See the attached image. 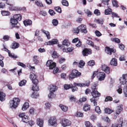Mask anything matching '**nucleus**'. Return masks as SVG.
Masks as SVG:
<instances>
[{
	"mask_svg": "<svg viewBox=\"0 0 127 127\" xmlns=\"http://www.w3.org/2000/svg\"><path fill=\"white\" fill-rule=\"evenodd\" d=\"M20 101V99L18 98H14L12 100L10 101L9 104V107L12 109L16 108L18 105Z\"/></svg>",
	"mask_w": 127,
	"mask_h": 127,
	"instance_id": "obj_1",
	"label": "nucleus"
},
{
	"mask_svg": "<svg viewBox=\"0 0 127 127\" xmlns=\"http://www.w3.org/2000/svg\"><path fill=\"white\" fill-rule=\"evenodd\" d=\"M49 89L50 93L48 95V97L50 98H54L56 96V95L54 93L57 90V87L55 85H51L49 86Z\"/></svg>",
	"mask_w": 127,
	"mask_h": 127,
	"instance_id": "obj_2",
	"label": "nucleus"
},
{
	"mask_svg": "<svg viewBox=\"0 0 127 127\" xmlns=\"http://www.w3.org/2000/svg\"><path fill=\"white\" fill-rule=\"evenodd\" d=\"M91 93L93 97L90 99L91 101L93 103L94 106H96L97 105V102L95 100V98L100 96V94L99 93L97 90L94 91H92Z\"/></svg>",
	"mask_w": 127,
	"mask_h": 127,
	"instance_id": "obj_3",
	"label": "nucleus"
},
{
	"mask_svg": "<svg viewBox=\"0 0 127 127\" xmlns=\"http://www.w3.org/2000/svg\"><path fill=\"white\" fill-rule=\"evenodd\" d=\"M56 118L54 117H51L48 120L49 125L50 126L56 127L57 125Z\"/></svg>",
	"mask_w": 127,
	"mask_h": 127,
	"instance_id": "obj_4",
	"label": "nucleus"
},
{
	"mask_svg": "<svg viewBox=\"0 0 127 127\" xmlns=\"http://www.w3.org/2000/svg\"><path fill=\"white\" fill-rule=\"evenodd\" d=\"M126 80H127V73L123 74L122 77L120 79V83L122 84V87L124 86V85H127L126 84L127 82V81H126Z\"/></svg>",
	"mask_w": 127,
	"mask_h": 127,
	"instance_id": "obj_5",
	"label": "nucleus"
},
{
	"mask_svg": "<svg viewBox=\"0 0 127 127\" xmlns=\"http://www.w3.org/2000/svg\"><path fill=\"white\" fill-rule=\"evenodd\" d=\"M19 116L21 118V120L23 122L27 123L29 122V118L28 117L25 115L24 113H20L19 115Z\"/></svg>",
	"mask_w": 127,
	"mask_h": 127,
	"instance_id": "obj_6",
	"label": "nucleus"
},
{
	"mask_svg": "<svg viewBox=\"0 0 127 127\" xmlns=\"http://www.w3.org/2000/svg\"><path fill=\"white\" fill-rule=\"evenodd\" d=\"M36 75L33 73H31L30 75V78L32 80L33 84H37L38 82L37 79H36Z\"/></svg>",
	"mask_w": 127,
	"mask_h": 127,
	"instance_id": "obj_7",
	"label": "nucleus"
},
{
	"mask_svg": "<svg viewBox=\"0 0 127 127\" xmlns=\"http://www.w3.org/2000/svg\"><path fill=\"white\" fill-rule=\"evenodd\" d=\"M46 65L47 66L49 67L50 69H52L56 66V63L53 62L51 60L47 61Z\"/></svg>",
	"mask_w": 127,
	"mask_h": 127,
	"instance_id": "obj_8",
	"label": "nucleus"
},
{
	"mask_svg": "<svg viewBox=\"0 0 127 127\" xmlns=\"http://www.w3.org/2000/svg\"><path fill=\"white\" fill-rule=\"evenodd\" d=\"M97 77L99 80H103L105 77V74L103 72H99L97 74Z\"/></svg>",
	"mask_w": 127,
	"mask_h": 127,
	"instance_id": "obj_9",
	"label": "nucleus"
},
{
	"mask_svg": "<svg viewBox=\"0 0 127 127\" xmlns=\"http://www.w3.org/2000/svg\"><path fill=\"white\" fill-rule=\"evenodd\" d=\"M61 123L62 126L64 127H65L67 126H69L71 124V122L68 120L64 119H63Z\"/></svg>",
	"mask_w": 127,
	"mask_h": 127,
	"instance_id": "obj_10",
	"label": "nucleus"
},
{
	"mask_svg": "<svg viewBox=\"0 0 127 127\" xmlns=\"http://www.w3.org/2000/svg\"><path fill=\"white\" fill-rule=\"evenodd\" d=\"M105 51L108 54L111 55L112 54V53H115L116 51V50L114 49L110 48L109 47H106L105 48Z\"/></svg>",
	"mask_w": 127,
	"mask_h": 127,
	"instance_id": "obj_11",
	"label": "nucleus"
},
{
	"mask_svg": "<svg viewBox=\"0 0 127 127\" xmlns=\"http://www.w3.org/2000/svg\"><path fill=\"white\" fill-rule=\"evenodd\" d=\"M92 50L90 49L85 48L83 50L82 54L84 56H87L89 54L92 53Z\"/></svg>",
	"mask_w": 127,
	"mask_h": 127,
	"instance_id": "obj_12",
	"label": "nucleus"
},
{
	"mask_svg": "<svg viewBox=\"0 0 127 127\" xmlns=\"http://www.w3.org/2000/svg\"><path fill=\"white\" fill-rule=\"evenodd\" d=\"M78 29L79 30L82 32L86 33L87 32V30L85 25H82L78 27Z\"/></svg>",
	"mask_w": 127,
	"mask_h": 127,
	"instance_id": "obj_13",
	"label": "nucleus"
},
{
	"mask_svg": "<svg viewBox=\"0 0 127 127\" xmlns=\"http://www.w3.org/2000/svg\"><path fill=\"white\" fill-rule=\"evenodd\" d=\"M6 4L9 5L8 7H9L10 10H20L19 8H18L16 7H13V4L9 3L8 2H6Z\"/></svg>",
	"mask_w": 127,
	"mask_h": 127,
	"instance_id": "obj_14",
	"label": "nucleus"
},
{
	"mask_svg": "<svg viewBox=\"0 0 127 127\" xmlns=\"http://www.w3.org/2000/svg\"><path fill=\"white\" fill-rule=\"evenodd\" d=\"M58 40L56 39H53L52 40L49 41L45 43V45H52L54 44H57Z\"/></svg>",
	"mask_w": 127,
	"mask_h": 127,
	"instance_id": "obj_15",
	"label": "nucleus"
},
{
	"mask_svg": "<svg viewBox=\"0 0 127 127\" xmlns=\"http://www.w3.org/2000/svg\"><path fill=\"white\" fill-rule=\"evenodd\" d=\"M90 82L89 81L87 83H82V84L80 83H73V85L74 86H78L84 87H85L86 86H88L90 84Z\"/></svg>",
	"mask_w": 127,
	"mask_h": 127,
	"instance_id": "obj_16",
	"label": "nucleus"
},
{
	"mask_svg": "<svg viewBox=\"0 0 127 127\" xmlns=\"http://www.w3.org/2000/svg\"><path fill=\"white\" fill-rule=\"evenodd\" d=\"M123 109V105H120L117 107L115 113L117 116H118L120 113Z\"/></svg>",
	"mask_w": 127,
	"mask_h": 127,
	"instance_id": "obj_17",
	"label": "nucleus"
},
{
	"mask_svg": "<svg viewBox=\"0 0 127 127\" xmlns=\"http://www.w3.org/2000/svg\"><path fill=\"white\" fill-rule=\"evenodd\" d=\"M102 69L107 74H108L110 73L109 68L105 65L102 66Z\"/></svg>",
	"mask_w": 127,
	"mask_h": 127,
	"instance_id": "obj_18",
	"label": "nucleus"
},
{
	"mask_svg": "<svg viewBox=\"0 0 127 127\" xmlns=\"http://www.w3.org/2000/svg\"><path fill=\"white\" fill-rule=\"evenodd\" d=\"M18 20L13 17L10 19V22L11 24V25L12 27L14 28L15 27V25H17L18 23Z\"/></svg>",
	"mask_w": 127,
	"mask_h": 127,
	"instance_id": "obj_19",
	"label": "nucleus"
},
{
	"mask_svg": "<svg viewBox=\"0 0 127 127\" xmlns=\"http://www.w3.org/2000/svg\"><path fill=\"white\" fill-rule=\"evenodd\" d=\"M32 23V21L29 19L23 21V23L25 26L31 25Z\"/></svg>",
	"mask_w": 127,
	"mask_h": 127,
	"instance_id": "obj_20",
	"label": "nucleus"
},
{
	"mask_svg": "<svg viewBox=\"0 0 127 127\" xmlns=\"http://www.w3.org/2000/svg\"><path fill=\"white\" fill-rule=\"evenodd\" d=\"M43 120L40 119H38L37 121V125L40 127H42L43 125Z\"/></svg>",
	"mask_w": 127,
	"mask_h": 127,
	"instance_id": "obj_21",
	"label": "nucleus"
},
{
	"mask_svg": "<svg viewBox=\"0 0 127 127\" xmlns=\"http://www.w3.org/2000/svg\"><path fill=\"white\" fill-rule=\"evenodd\" d=\"M110 64L113 66H116L117 64V59L115 58H112L110 61Z\"/></svg>",
	"mask_w": 127,
	"mask_h": 127,
	"instance_id": "obj_22",
	"label": "nucleus"
},
{
	"mask_svg": "<svg viewBox=\"0 0 127 127\" xmlns=\"http://www.w3.org/2000/svg\"><path fill=\"white\" fill-rule=\"evenodd\" d=\"M14 18L18 21H20L21 20L22 17L20 14H16L14 15L13 16Z\"/></svg>",
	"mask_w": 127,
	"mask_h": 127,
	"instance_id": "obj_23",
	"label": "nucleus"
},
{
	"mask_svg": "<svg viewBox=\"0 0 127 127\" xmlns=\"http://www.w3.org/2000/svg\"><path fill=\"white\" fill-rule=\"evenodd\" d=\"M5 94L2 92H0V100L3 101L5 100Z\"/></svg>",
	"mask_w": 127,
	"mask_h": 127,
	"instance_id": "obj_24",
	"label": "nucleus"
},
{
	"mask_svg": "<svg viewBox=\"0 0 127 127\" xmlns=\"http://www.w3.org/2000/svg\"><path fill=\"white\" fill-rule=\"evenodd\" d=\"M71 72L76 77L79 76L81 75V73L80 72H78L77 70L75 69L73 70Z\"/></svg>",
	"mask_w": 127,
	"mask_h": 127,
	"instance_id": "obj_25",
	"label": "nucleus"
},
{
	"mask_svg": "<svg viewBox=\"0 0 127 127\" xmlns=\"http://www.w3.org/2000/svg\"><path fill=\"white\" fill-rule=\"evenodd\" d=\"M29 107V103L28 102H26L24 104L22 108V110L23 111L25 110L28 108Z\"/></svg>",
	"mask_w": 127,
	"mask_h": 127,
	"instance_id": "obj_26",
	"label": "nucleus"
},
{
	"mask_svg": "<svg viewBox=\"0 0 127 127\" xmlns=\"http://www.w3.org/2000/svg\"><path fill=\"white\" fill-rule=\"evenodd\" d=\"M38 59V57L37 56H35L33 57V61L35 64H37L39 63Z\"/></svg>",
	"mask_w": 127,
	"mask_h": 127,
	"instance_id": "obj_27",
	"label": "nucleus"
},
{
	"mask_svg": "<svg viewBox=\"0 0 127 127\" xmlns=\"http://www.w3.org/2000/svg\"><path fill=\"white\" fill-rule=\"evenodd\" d=\"M19 44L18 43L16 42H14L12 44L11 48L13 49H15L19 46Z\"/></svg>",
	"mask_w": 127,
	"mask_h": 127,
	"instance_id": "obj_28",
	"label": "nucleus"
},
{
	"mask_svg": "<svg viewBox=\"0 0 127 127\" xmlns=\"http://www.w3.org/2000/svg\"><path fill=\"white\" fill-rule=\"evenodd\" d=\"M59 106L63 111L66 112L68 110V107L62 105H60Z\"/></svg>",
	"mask_w": 127,
	"mask_h": 127,
	"instance_id": "obj_29",
	"label": "nucleus"
},
{
	"mask_svg": "<svg viewBox=\"0 0 127 127\" xmlns=\"http://www.w3.org/2000/svg\"><path fill=\"white\" fill-rule=\"evenodd\" d=\"M98 85L97 83H94L92 84L91 87V89L92 90V91H96L97 90L96 88V86Z\"/></svg>",
	"mask_w": 127,
	"mask_h": 127,
	"instance_id": "obj_30",
	"label": "nucleus"
},
{
	"mask_svg": "<svg viewBox=\"0 0 127 127\" xmlns=\"http://www.w3.org/2000/svg\"><path fill=\"white\" fill-rule=\"evenodd\" d=\"M90 109V105L87 104H86L84 105L83 110L85 111L89 110Z\"/></svg>",
	"mask_w": 127,
	"mask_h": 127,
	"instance_id": "obj_31",
	"label": "nucleus"
},
{
	"mask_svg": "<svg viewBox=\"0 0 127 127\" xmlns=\"http://www.w3.org/2000/svg\"><path fill=\"white\" fill-rule=\"evenodd\" d=\"M84 11L85 13L87 14L88 16L90 17L92 15V12L88 9H85Z\"/></svg>",
	"mask_w": 127,
	"mask_h": 127,
	"instance_id": "obj_32",
	"label": "nucleus"
},
{
	"mask_svg": "<svg viewBox=\"0 0 127 127\" xmlns=\"http://www.w3.org/2000/svg\"><path fill=\"white\" fill-rule=\"evenodd\" d=\"M122 84H121V85L120 86L118 87V89L117 90V91L119 94H121L122 92V88H123L124 87H125V85H124V86L122 87Z\"/></svg>",
	"mask_w": 127,
	"mask_h": 127,
	"instance_id": "obj_33",
	"label": "nucleus"
},
{
	"mask_svg": "<svg viewBox=\"0 0 127 127\" xmlns=\"http://www.w3.org/2000/svg\"><path fill=\"white\" fill-rule=\"evenodd\" d=\"M63 45L66 46H68L70 44V43L69 42L68 40H64L63 42Z\"/></svg>",
	"mask_w": 127,
	"mask_h": 127,
	"instance_id": "obj_34",
	"label": "nucleus"
},
{
	"mask_svg": "<svg viewBox=\"0 0 127 127\" xmlns=\"http://www.w3.org/2000/svg\"><path fill=\"white\" fill-rule=\"evenodd\" d=\"M88 45L93 47H94V43L92 41L87 39L86 41Z\"/></svg>",
	"mask_w": 127,
	"mask_h": 127,
	"instance_id": "obj_35",
	"label": "nucleus"
},
{
	"mask_svg": "<svg viewBox=\"0 0 127 127\" xmlns=\"http://www.w3.org/2000/svg\"><path fill=\"white\" fill-rule=\"evenodd\" d=\"M52 23L53 25L54 26H56L58 24V21L56 19H53L52 21Z\"/></svg>",
	"mask_w": 127,
	"mask_h": 127,
	"instance_id": "obj_36",
	"label": "nucleus"
},
{
	"mask_svg": "<svg viewBox=\"0 0 127 127\" xmlns=\"http://www.w3.org/2000/svg\"><path fill=\"white\" fill-rule=\"evenodd\" d=\"M104 19H97L95 20V22L99 24H103Z\"/></svg>",
	"mask_w": 127,
	"mask_h": 127,
	"instance_id": "obj_37",
	"label": "nucleus"
},
{
	"mask_svg": "<svg viewBox=\"0 0 127 127\" xmlns=\"http://www.w3.org/2000/svg\"><path fill=\"white\" fill-rule=\"evenodd\" d=\"M35 4L37 6L40 7H43V5L41 2L38 1V0H36L35 1Z\"/></svg>",
	"mask_w": 127,
	"mask_h": 127,
	"instance_id": "obj_38",
	"label": "nucleus"
},
{
	"mask_svg": "<svg viewBox=\"0 0 127 127\" xmlns=\"http://www.w3.org/2000/svg\"><path fill=\"white\" fill-rule=\"evenodd\" d=\"M112 12V10L110 8L108 9H106L105 10V14L106 15H108L110 14Z\"/></svg>",
	"mask_w": 127,
	"mask_h": 127,
	"instance_id": "obj_39",
	"label": "nucleus"
},
{
	"mask_svg": "<svg viewBox=\"0 0 127 127\" xmlns=\"http://www.w3.org/2000/svg\"><path fill=\"white\" fill-rule=\"evenodd\" d=\"M104 111L105 113L108 114H110L112 113L113 111L112 110L110 109L109 108H106L105 109Z\"/></svg>",
	"mask_w": 127,
	"mask_h": 127,
	"instance_id": "obj_40",
	"label": "nucleus"
},
{
	"mask_svg": "<svg viewBox=\"0 0 127 127\" xmlns=\"http://www.w3.org/2000/svg\"><path fill=\"white\" fill-rule=\"evenodd\" d=\"M95 112L98 114H100L101 112V111L100 110V107L98 106L95 107Z\"/></svg>",
	"mask_w": 127,
	"mask_h": 127,
	"instance_id": "obj_41",
	"label": "nucleus"
},
{
	"mask_svg": "<svg viewBox=\"0 0 127 127\" xmlns=\"http://www.w3.org/2000/svg\"><path fill=\"white\" fill-rule=\"evenodd\" d=\"M1 13L2 15L4 16L9 15L10 14L9 12L5 11H1Z\"/></svg>",
	"mask_w": 127,
	"mask_h": 127,
	"instance_id": "obj_42",
	"label": "nucleus"
},
{
	"mask_svg": "<svg viewBox=\"0 0 127 127\" xmlns=\"http://www.w3.org/2000/svg\"><path fill=\"white\" fill-rule=\"evenodd\" d=\"M34 84L35 85V87L33 86L32 87V90L33 91H38L39 90V89L38 86L37 85V84Z\"/></svg>",
	"mask_w": 127,
	"mask_h": 127,
	"instance_id": "obj_43",
	"label": "nucleus"
},
{
	"mask_svg": "<svg viewBox=\"0 0 127 127\" xmlns=\"http://www.w3.org/2000/svg\"><path fill=\"white\" fill-rule=\"evenodd\" d=\"M64 86L65 89L67 90L72 87V84L69 85L65 84L64 85Z\"/></svg>",
	"mask_w": 127,
	"mask_h": 127,
	"instance_id": "obj_44",
	"label": "nucleus"
},
{
	"mask_svg": "<svg viewBox=\"0 0 127 127\" xmlns=\"http://www.w3.org/2000/svg\"><path fill=\"white\" fill-rule=\"evenodd\" d=\"M111 40L113 41L119 43L120 42V40L118 38H112L111 39Z\"/></svg>",
	"mask_w": 127,
	"mask_h": 127,
	"instance_id": "obj_45",
	"label": "nucleus"
},
{
	"mask_svg": "<svg viewBox=\"0 0 127 127\" xmlns=\"http://www.w3.org/2000/svg\"><path fill=\"white\" fill-rule=\"evenodd\" d=\"M8 53L9 56L10 57L15 58H16L17 57V56L14 55V54L11 53L10 51H8Z\"/></svg>",
	"mask_w": 127,
	"mask_h": 127,
	"instance_id": "obj_46",
	"label": "nucleus"
},
{
	"mask_svg": "<svg viewBox=\"0 0 127 127\" xmlns=\"http://www.w3.org/2000/svg\"><path fill=\"white\" fill-rule=\"evenodd\" d=\"M85 64V62L81 60L79 63V67H81L84 65Z\"/></svg>",
	"mask_w": 127,
	"mask_h": 127,
	"instance_id": "obj_47",
	"label": "nucleus"
},
{
	"mask_svg": "<svg viewBox=\"0 0 127 127\" xmlns=\"http://www.w3.org/2000/svg\"><path fill=\"white\" fill-rule=\"evenodd\" d=\"M4 57L0 55V65L2 67L4 66L3 62L2 61Z\"/></svg>",
	"mask_w": 127,
	"mask_h": 127,
	"instance_id": "obj_48",
	"label": "nucleus"
},
{
	"mask_svg": "<svg viewBox=\"0 0 127 127\" xmlns=\"http://www.w3.org/2000/svg\"><path fill=\"white\" fill-rule=\"evenodd\" d=\"M39 96V95L37 93L35 92L33 93L32 94L31 97L33 98H36Z\"/></svg>",
	"mask_w": 127,
	"mask_h": 127,
	"instance_id": "obj_49",
	"label": "nucleus"
},
{
	"mask_svg": "<svg viewBox=\"0 0 127 127\" xmlns=\"http://www.w3.org/2000/svg\"><path fill=\"white\" fill-rule=\"evenodd\" d=\"M86 127H93L92 124L89 121H86L85 123Z\"/></svg>",
	"mask_w": 127,
	"mask_h": 127,
	"instance_id": "obj_50",
	"label": "nucleus"
},
{
	"mask_svg": "<svg viewBox=\"0 0 127 127\" xmlns=\"http://www.w3.org/2000/svg\"><path fill=\"white\" fill-rule=\"evenodd\" d=\"M26 80H22L19 83V85L20 86H22L24 85L26 83Z\"/></svg>",
	"mask_w": 127,
	"mask_h": 127,
	"instance_id": "obj_51",
	"label": "nucleus"
},
{
	"mask_svg": "<svg viewBox=\"0 0 127 127\" xmlns=\"http://www.w3.org/2000/svg\"><path fill=\"white\" fill-rule=\"evenodd\" d=\"M95 63V62L94 60H91L88 62V64L89 66H92L94 65Z\"/></svg>",
	"mask_w": 127,
	"mask_h": 127,
	"instance_id": "obj_52",
	"label": "nucleus"
},
{
	"mask_svg": "<svg viewBox=\"0 0 127 127\" xmlns=\"http://www.w3.org/2000/svg\"><path fill=\"white\" fill-rule=\"evenodd\" d=\"M62 4L66 6H68V3L66 0H63L62 2Z\"/></svg>",
	"mask_w": 127,
	"mask_h": 127,
	"instance_id": "obj_53",
	"label": "nucleus"
},
{
	"mask_svg": "<svg viewBox=\"0 0 127 127\" xmlns=\"http://www.w3.org/2000/svg\"><path fill=\"white\" fill-rule=\"evenodd\" d=\"M52 56L53 58H56L58 56V54L56 52L54 51L52 54Z\"/></svg>",
	"mask_w": 127,
	"mask_h": 127,
	"instance_id": "obj_54",
	"label": "nucleus"
},
{
	"mask_svg": "<svg viewBox=\"0 0 127 127\" xmlns=\"http://www.w3.org/2000/svg\"><path fill=\"white\" fill-rule=\"evenodd\" d=\"M55 10L59 13H61L62 12L61 8L59 6L55 7L54 8Z\"/></svg>",
	"mask_w": 127,
	"mask_h": 127,
	"instance_id": "obj_55",
	"label": "nucleus"
},
{
	"mask_svg": "<svg viewBox=\"0 0 127 127\" xmlns=\"http://www.w3.org/2000/svg\"><path fill=\"white\" fill-rule=\"evenodd\" d=\"M9 36L8 35H5L4 36L3 38L4 39V41H8L9 38Z\"/></svg>",
	"mask_w": 127,
	"mask_h": 127,
	"instance_id": "obj_56",
	"label": "nucleus"
},
{
	"mask_svg": "<svg viewBox=\"0 0 127 127\" xmlns=\"http://www.w3.org/2000/svg\"><path fill=\"white\" fill-rule=\"evenodd\" d=\"M112 100V97L110 96H107L106 97L105 101L106 102L108 101H111Z\"/></svg>",
	"mask_w": 127,
	"mask_h": 127,
	"instance_id": "obj_57",
	"label": "nucleus"
},
{
	"mask_svg": "<svg viewBox=\"0 0 127 127\" xmlns=\"http://www.w3.org/2000/svg\"><path fill=\"white\" fill-rule=\"evenodd\" d=\"M112 3L113 6L116 7H118L117 2L116 0H113L112 1Z\"/></svg>",
	"mask_w": 127,
	"mask_h": 127,
	"instance_id": "obj_58",
	"label": "nucleus"
},
{
	"mask_svg": "<svg viewBox=\"0 0 127 127\" xmlns=\"http://www.w3.org/2000/svg\"><path fill=\"white\" fill-rule=\"evenodd\" d=\"M45 108L46 109H49L51 107V105L50 103L46 102L45 104Z\"/></svg>",
	"mask_w": 127,
	"mask_h": 127,
	"instance_id": "obj_59",
	"label": "nucleus"
},
{
	"mask_svg": "<svg viewBox=\"0 0 127 127\" xmlns=\"http://www.w3.org/2000/svg\"><path fill=\"white\" fill-rule=\"evenodd\" d=\"M94 13L97 15H100V13L99 10L98 9H96L95 10L94 12Z\"/></svg>",
	"mask_w": 127,
	"mask_h": 127,
	"instance_id": "obj_60",
	"label": "nucleus"
},
{
	"mask_svg": "<svg viewBox=\"0 0 127 127\" xmlns=\"http://www.w3.org/2000/svg\"><path fill=\"white\" fill-rule=\"evenodd\" d=\"M95 33L96 35L98 37H99L101 35V34L100 32L98 31H95Z\"/></svg>",
	"mask_w": 127,
	"mask_h": 127,
	"instance_id": "obj_61",
	"label": "nucleus"
},
{
	"mask_svg": "<svg viewBox=\"0 0 127 127\" xmlns=\"http://www.w3.org/2000/svg\"><path fill=\"white\" fill-rule=\"evenodd\" d=\"M71 88H72V91L73 92H74L75 91H77L78 90V88L76 87V86H72V87Z\"/></svg>",
	"mask_w": 127,
	"mask_h": 127,
	"instance_id": "obj_62",
	"label": "nucleus"
},
{
	"mask_svg": "<svg viewBox=\"0 0 127 127\" xmlns=\"http://www.w3.org/2000/svg\"><path fill=\"white\" fill-rule=\"evenodd\" d=\"M120 122V124H119L118 127H126V126L124 125H122L123 121L122 119H121Z\"/></svg>",
	"mask_w": 127,
	"mask_h": 127,
	"instance_id": "obj_63",
	"label": "nucleus"
},
{
	"mask_svg": "<svg viewBox=\"0 0 127 127\" xmlns=\"http://www.w3.org/2000/svg\"><path fill=\"white\" fill-rule=\"evenodd\" d=\"M50 14L52 16L54 15L55 14V12L53 10L50 9L49 11Z\"/></svg>",
	"mask_w": 127,
	"mask_h": 127,
	"instance_id": "obj_64",
	"label": "nucleus"
}]
</instances>
